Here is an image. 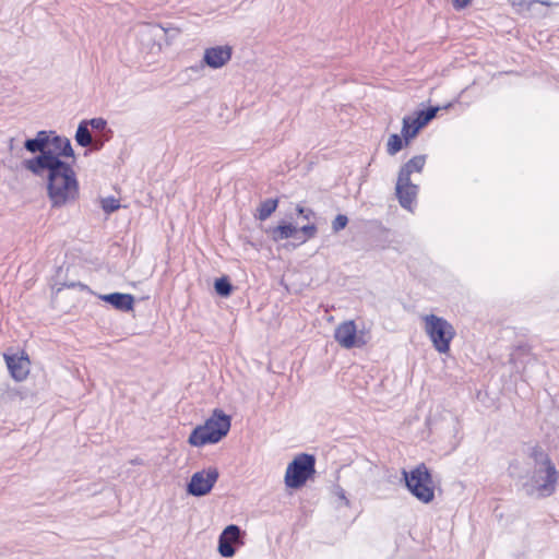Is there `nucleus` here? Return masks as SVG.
Wrapping results in <instances>:
<instances>
[{
  "mask_svg": "<svg viewBox=\"0 0 559 559\" xmlns=\"http://www.w3.org/2000/svg\"><path fill=\"white\" fill-rule=\"evenodd\" d=\"M27 152L37 156L25 159L23 166L33 175L46 180L47 194L55 207L74 202L79 197V182L73 167L63 158H74L68 138L55 131L41 130L34 139L24 142Z\"/></svg>",
  "mask_w": 559,
  "mask_h": 559,
  "instance_id": "f257e3e1",
  "label": "nucleus"
},
{
  "mask_svg": "<svg viewBox=\"0 0 559 559\" xmlns=\"http://www.w3.org/2000/svg\"><path fill=\"white\" fill-rule=\"evenodd\" d=\"M531 459L534 462L533 469L524 483L527 495L548 497L556 490L559 474L547 453L540 448L532 449Z\"/></svg>",
  "mask_w": 559,
  "mask_h": 559,
  "instance_id": "f03ea898",
  "label": "nucleus"
},
{
  "mask_svg": "<svg viewBox=\"0 0 559 559\" xmlns=\"http://www.w3.org/2000/svg\"><path fill=\"white\" fill-rule=\"evenodd\" d=\"M229 429L230 417L223 411L215 409L204 425L193 429L189 437V443L193 447L216 443L228 433Z\"/></svg>",
  "mask_w": 559,
  "mask_h": 559,
  "instance_id": "7ed1b4c3",
  "label": "nucleus"
},
{
  "mask_svg": "<svg viewBox=\"0 0 559 559\" xmlns=\"http://www.w3.org/2000/svg\"><path fill=\"white\" fill-rule=\"evenodd\" d=\"M424 329L435 349L441 354L450 350V343L455 336L453 325L441 317L426 314L423 317Z\"/></svg>",
  "mask_w": 559,
  "mask_h": 559,
  "instance_id": "20e7f679",
  "label": "nucleus"
},
{
  "mask_svg": "<svg viewBox=\"0 0 559 559\" xmlns=\"http://www.w3.org/2000/svg\"><path fill=\"white\" fill-rule=\"evenodd\" d=\"M406 487L421 502L429 503L435 498V485L428 468L420 464L409 473L403 472Z\"/></svg>",
  "mask_w": 559,
  "mask_h": 559,
  "instance_id": "39448f33",
  "label": "nucleus"
},
{
  "mask_svg": "<svg viewBox=\"0 0 559 559\" xmlns=\"http://www.w3.org/2000/svg\"><path fill=\"white\" fill-rule=\"evenodd\" d=\"M314 457L310 454L297 455L287 466L285 485L288 488H300L314 473Z\"/></svg>",
  "mask_w": 559,
  "mask_h": 559,
  "instance_id": "423d86ee",
  "label": "nucleus"
},
{
  "mask_svg": "<svg viewBox=\"0 0 559 559\" xmlns=\"http://www.w3.org/2000/svg\"><path fill=\"white\" fill-rule=\"evenodd\" d=\"M218 478V471L216 468H207L194 473L187 486V491L191 496L202 497L207 495Z\"/></svg>",
  "mask_w": 559,
  "mask_h": 559,
  "instance_id": "0eeeda50",
  "label": "nucleus"
},
{
  "mask_svg": "<svg viewBox=\"0 0 559 559\" xmlns=\"http://www.w3.org/2000/svg\"><path fill=\"white\" fill-rule=\"evenodd\" d=\"M335 341L344 348H354L364 346L367 341L362 332H357V326L353 320L342 322L334 332Z\"/></svg>",
  "mask_w": 559,
  "mask_h": 559,
  "instance_id": "6e6552de",
  "label": "nucleus"
},
{
  "mask_svg": "<svg viewBox=\"0 0 559 559\" xmlns=\"http://www.w3.org/2000/svg\"><path fill=\"white\" fill-rule=\"evenodd\" d=\"M439 110V107H430L427 110H421L417 112V116L415 118L413 117H405L403 119V127H402V135L406 142V144L415 138L418 133V131L425 127L430 120H432L437 112Z\"/></svg>",
  "mask_w": 559,
  "mask_h": 559,
  "instance_id": "1a4fd4ad",
  "label": "nucleus"
},
{
  "mask_svg": "<svg viewBox=\"0 0 559 559\" xmlns=\"http://www.w3.org/2000/svg\"><path fill=\"white\" fill-rule=\"evenodd\" d=\"M241 530L235 524L226 526L218 537V552L222 557L230 558L235 555V544H241Z\"/></svg>",
  "mask_w": 559,
  "mask_h": 559,
  "instance_id": "9d476101",
  "label": "nucleus"
},
{
  "mask_svg": "<svg viewBox=\"0 0 559 559\" xmlns=\"http://www.w3.org/2000/svg\"><path fill=\"white\" fill-rule=\"evenodd\" d=\"M395 194L402 207L412 211L418 194V186L409 178L397 177Z\"/></svg>",
  "mask_w": 559,
  "mask_h": 559,
  "instance_id": "9b49d317",
  "label": "nucleus"
},
{
  "mask_svg": "<svg viewBox=\"0 0 559 559\" xmlns=\"http://www.w3.org/2000/svg\"><path fill=\"white\" fill-rule=\"evenodd\" d=\"M4 360L11 377L17 381H24L29 373L31 361L25 355H8L4 354Z\"/></svg>",
  "mask_w": 559,
  "mask_h": 559,
  "instance_id": "f8f14e48",
  "label": "nucleus"
},
{
  "mask_svg": "<svg viewBox=\"0 0 559 559\" xmlns=\"http://www.w3.org/2000/svg\"><path fill=\"white\" fill-rule=\"evenodd\" d=\"M230 58L231 48L229 46H216L204 50L203 62L212 69H221Z\"/></svg>",
  "mask_w": 559,
  "mask_h": 559,
  "instance_id": "ddd939ff",
  "label": "nucleus"
},
{
  "mask_svg": "<svg viewBox=\"0 0 559 559\" xmlns=\"http://www.w3.org/2000/svg\"><path fill=\"white\" fill-rule=\"evenodd\" d=\"M100 298L118 310L129 311L133 308L134 298L130 294L112 293L103 295Z\"/></svg>",
  "mask_w": 559,
  "mask_h": 559,
  "instance_id": "4468645a",
  "label": "nucleus"
},
{
  "mask_svg": "<svg viewBox=\"0 0 559 559\" xmlns=\"http://www.w3.org/2000/svg\"><path fill=\"white\" fill-rule=\"evenodd\" d=\"M426 164L425 155H417L411 158L407 163H405L400 171L397 177L409 178L413 174H420Z\"/></svg>",
  "mask_w": 559,
  "mask_h": 559,
  "instance_id": "2eb2a0df",
  "label": "nucleus"
},
{
  "mask_svg": "<svg viewBox=\"0 0 559 559\" xmlns=\"http://www.w3.org/2000/svg\"><path fill=\"white\" fill-rule=\"evenodd\" d=\"M297 230V227L293 224L282 223L271 228L269 233L274 241H281L294 237Z\"/></svg>",
  "mask_w": 559,
  "mask_h": 559,
  "instance_id": "dca6fc26",
  "label": "nucleus"
},
{
  "mask_svg": "<svg viewBox=\"0 0 559 559\" xmlns=\"http://www.w3.org/2000/svg\"><path fill=\"white\" fill-rule=\"evenodd\" d=\"M277 207L276 199H267L263 201L257 210L255 217L260 221L269 218Z\"/></svg>",
  "mask_w": 559,
  "mask_h": 559,
  "instance_id": "f3484780",
  "label": "nucleus"
},
{
  "mask_svg": "<svg viewBox=\"0 0 559 559\" xmlns=\"http://www.w3.org/2000/svg\"><path fill=\"white\" fill-rule=\"evenodd\" d=\"M75 141L79 145L85 147L92 144L93 139L92 134L88 130V126L86 122L81 121L75 133Z\"/></svg>",
  "mask_w": 559,
  "mask_h": 559,
  "instance_id": "a211bd4d",
  "label": "nucleus"
},
{
  "mask_svg": "<svg viewBox=\"0 0 559 559\" xmlns=\"http://www.w3.org/2000/svg\"><path fill=\"white\" fill-rule=\"evenodd\" d=\"M403 147V141L402 138L399 134H391L388 144H386V152L389 155H395L399 153Z\"/></svg>",
  "mask_w": 559,
  "mask_h": 559,
  "instance_id": "6ab92c4d",
  "label": "nucleus"
},
{
  "mask_svg": "<svg viewBox=\"0 0 559 559\" xmlns=\"http://www.w3.org/2000/svg\"><path fill=\"white\" fill-rule=\"evenodd\" d=\"M214 287L216 293L222 297H227L231 293V284L225 277L216 280Z\"/></svg>",
  "mask_w": 559,
  "mask_h": 559,
  "instance_id": "aec40b11",
  "label": "nucleus"
},
{
  "mask_svg": "<svg viewBox=\"0 0 559 559\" xmlns=\"http://www.w3.org/2000/svg\"><path fill=\"white\" fill-rule=\"evenodd\" d=\"M513 5H520L521 8L525 9L526 11H532L534 5L536 3H540L543 5H546V7H551L554 5L555 3H552L551 1H544V0H513Z\"/></svg>",
  "mask_w": 559,
  "mask_h": 559,
  "instance_id": "412c9836",
  "label": "nucleus"
},
{
  "mask_svg": "<svg viewBox=\"0 0 559 559\" xmlns=\"http://www.w3.org/2000/svg\"><path fill=\"white\" fill-rule=\"evenodd\" d=\"M120 207V201L114 197L102 199V209L106 213H112Z\"/></svg>",
  "mask_w": 559,
  "mask_h": 559,
  "instance_id": "4be33fe9",
  "label": "nucleus"
},
{
  "mask_svg": "<svg viewBox=\"0 0 559 559\" xmlns=\"http://www.w3.org/2000/svg\"><path fill=\"white\" fill-rule=\"evenodd\" d=\"M348 223L347 216L338 214L332 222V229L334 233H338L346 227Z\"/></svg>",
  "mask_w": 559,
  "mask_h": 559,
  "instance_id": "5701e85b",
  "label": "nucleus"
},
{
  "mask_svg": "<svg viewBox=\"0 0 559 559\" xmlns=\"http://www.w3.org/2000/svg\"><path fill=\"white\" fill-rule=\"evenodd\" d=\"M87 123L93 130L103 131L106 128V120L103 118H93L91 120H83Z\"/></svg>",
  "mask_w": 559,
  "mask_h": 559,
  "instance_id": "b1692460",
  "label": "nucleus"
},
{
  "mask_svg": "<svg viewBox=\"0 0 559 559\" xmlns=\"http://www.w3.org/2000/svg\"><path fill=\"white\" fill-rule=\"evenodd\" d=\"M297 213L301 215L305 219L310 221L312 217H314V212L310 209H306L304 206L298 205L296 207Z\"/></svg>",
  "mask_w": 559,
  "mask_h": 559,
  "instance_id": "393cba45",
  "label": "nucleus"
},
{
  "mask_svg": "<svg viewBox=\"0 0 559 559\" xmlns=\"http://www.w3.org/2000/svg\"><path fill=\"white\" fill-rule=\"evenodd\" d=\"M300 230L307 236V238H312L317 234V226L314 224L305 225Z\"/></svg>",
  "mask_w": 559,
  "mask_h": 559,
  "instance_id": "a878e982",
  "label": "nucleus"
},
{
  "mask_svg": "<svg viewBox=\"0 0 559 559\" xmlns=\"http://www.w3.org/2000/svg\"><path fill=\"white\" fill-rule=\"evenodd\" d=\"M451 2L453 8L460 11L467 8L472 3V0H451Z\"/></svg>",
  "mask_w": 559,
  "mask_h": 559,
  "instance_id": "bb28decb",
  "label": "nucleus"
},
{
  "mask_svg": "<svg viewBox=\"0 0 559 559\" xmlns=\"http://www.w3.org/2000/svg\"><path fill=\"white\" fill-rule=\"evenodd\" d=\"M152 32L155 37H160L162 35H166V33H167V31L159 25L154 26Z\"/></svg>",
  "mask_w": 559,
  "mask_h": 559,
  "instance_id": "cd10ccee",
  "label": "nucleus"
},
{
  "mask_svg": "<svg viewBox=\"0 0 559 559\" xmlns=\"http://www.w3.org/2000/svg\"><path fill=\"white\" fill-rule=\"evenodd\" d=\"M204 66H205V63L202 61L199 64L190 67L189 70H191L193 72H200L203 70Z\"/></svg>",
  "mask_w": 559,
  "mask_h": 559,
  "instance_id": "c85d7f7f",
  "label": "nucleus"
},
{
  "mask_svg": "<svg viewBox=\"0 0 559 559\" xmlns=\"http://www.w3.org/2000/svg\"><path fill=\"white\" fill-rule=\"evenodd\" d=\"M516 353L526 354V353H528V348L526 346H520L516 348Z\"/></svg>",
  "mask_w": 559,
  "mask_h": 559,
  "instance_id": "c756f323",
  "label": "nucleus"
},
{
  "mask_svg": "<svg viewBox=\"0 0 559 559\" xmlns=\"http://www.w3.org/2000/svg\"><path fill=\"white\" fill-rule=\"evenodd\" d=\"M338 496H340V498H341L342 500H344L345 504L347 506V504H348V500L346 499L345 493H344V491H343V490H341V491H340V495H338Z\"/></svg>",
  "mask_w": 559,
  "mask_h": 559,
  "instance_id": "7c9ffc66",
  "label": "nucleus"
},
{
  "mask_svg": "<svg viewBox=\"0 0 559 559\" xmlns=\"http://www.w3.org/2000/svg\"><path fill=\"white\" fill-rule=\"evenodd\" d=\"M514 357H515V353L511 354V358L510 360L513 361L514 360Z\"/></svg>",
  "mask_w": 559,
  "mask_h": 559,
  "instance_id": "2f4dec72",
  "label": "nucleus"
},
{
  "mask_svg": "<svg viewBox=\"0 0 559 559\" xmlns=\"http://www.w3.org/2000/svg\"><path fill=\"white\" fill-rule=\"evenodd\" d=\"M414 130V124L413 122L411 121V131Z\"/></svg>",
  "mask_w": 559,
  "mask_h": 559,
  "instance_id": "473e14b6",
  "label": "nucleus"
}]
</instances>
